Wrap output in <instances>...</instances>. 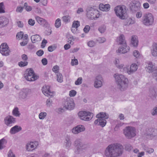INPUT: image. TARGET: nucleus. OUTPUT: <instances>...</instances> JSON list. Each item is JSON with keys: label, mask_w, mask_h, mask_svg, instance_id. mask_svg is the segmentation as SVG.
Returning a JSON list of instances; mask_svg holds the SVG:
<instances>
[{"label": "nucleus", "mask_w": 157, "mask_h": 157, "mask_svg": "<svg viewBox=\"0 0 157 157\" xmlns=\"http://www.w3.org/2000/svg\"><path fill=\"white\" fill-rule=\"evenodd\" d=\"M124 151L123 146L120 144L109 145L105 151V154L108 157H118L121 155Z\"/></svg>", "instance_id": "nucleus-1"}, {"label": "nucleus", "mask_w": 157, "mask_h": 157, "mask_svg": "<svg viewBox=\"0 0 157 157\" xmlns=\"http://www.w3.org/2000/svg\"><path fill=\"white\" fill-rule=\"evenodd\" d=\"M114 77L117 88L121 91L126 90L128 88L129 81L128 78L123 75L115 74Z\"/></svg>", "instance_id": "nucleus-2"}, {"label": "nucleus", "mask_w": 157, "mask_h": 157, "mask_svg": "<svg viewBox=\"0 0 157 157\" xmlns=\"http://www.w3.org/2000/svg\"><path fill=\"white\" fill-rule=\"evenodd\" d=\"M123 133L127 139H131L136 136V130L134 127L126 126L123 129Z\"/></svg>", "instance_id": "nucleus-3"}, {"label": "nucleus", "mask_w": 157, "mask_h": 157, "mask_svg": "<svg viewBox=\"0 0 157 157\" xmlns=\"http://www.w3.org/2000/svg\"><path fill=\"white\" fill-rule=\"evenodd\" d=\"M114 11L116 16L121 19H125L127 16V14L125 7L120 6H116Z\"/></svg>", "instance_id": "nucleus-4"}, {"label": "nucleus", "mask_w": 157, "mask_h": 157, "mask_svg": "<svg viewBox=\"0 0 157 157\" xmlns=\"http://www.w3.org/2000/svg\"><path fill=\"white\" fill-rule=\"evenodd\" d=\"M142 22L147 26L152 25L154 22V17L151 13H148L144 14L142 19Z\"/></svg>", "instance_id": "nucleus-5"}, {"label": "nucleus", "mask_w": 157, "mask_h": 157, "mask_svg": "<svg viewBox=\"0 0 157 157\" xmlns=\"http://www.w3.org/2000/svg\"><path fill=\"white\" fill-rule=\"evenodd\" d=\"M78 116L81 119L88 121L92 118L93 117V114L89 112L81 111L78 113Z\"/></svg>", "instance_id": "nucleus-6"}, {"label": "nucleus", "mask_w": 157, "mask_h": 157, "mask_svg": "<svg viewBox=\"0 0 157 157\" xmlns=\"http://www.w3.org/2000/svg\"><path fill=\"white\" fill-rule=\"evenodd\" d=\"M75 104L73 100L70 98H67L65 100L63 105V108L69 110L74 109Z\"/></svg>", "instance_id": "nucleus-7"}, {"label": "nucleus", "mask_w": 157, "mask_h": 157, "mask_svg": "<svg viewBox=\"0 0 157 157\" xmlns=\"http://www.w3.org/2000/svg\"><path fill=\"white\" fill-rule=\"evenodd\" d=\"M140 6V3L138 1H132L129 4L130 9L132 12H135L139 10Z\"/></svg>", "instance_id": "nucleus-8"}, {"label": "nucleus", "mask_w": 157, "mask_h": 157, "mask_svg": "<svg viewBox=\"0 0 157 157\" xmlns=\"http://www.w3.org/2000/svg\"><path fill=\"white\" fill-rule=\"evenodd\" d=\"M86 16L89 19H93L96 18L98 17L95 14V13L96 11L93 8L88 7L86 9Z\"/></svg>", "instance_id": "nucleus-9"}, {"label": "nucleus", "mask_w": 157, "mask_h": 157, "mask_svg": "<svg viewBox=\"0 0 157 157\" xmlns=\"http://www.w3.org/2000/svg\"><path fill=\"white\" fill-rule=\"evenodd\" d=\"M1 53L2 55L8 56L9 55V53L10 52L9 49V47L6 43H4L1 45Z\"/></svg>", "instance_id": "nucleus-10"}, {"label": "nucleus", "mask_w": 157, "mask_h": 157, "mask_svg": "<svg viewBox=\"0 0 157 157\" xmlns=\"http://www.w3.org/2000/svg\"><path fill=\"white\" fill-rule=\"evenodd\" d=\"M30 92V90L27 88L22 89L19 93V98L21 99H25Z\"/></svg>", "instance_id": "nucleus-11"}, {"label": "nucleus", "mask_w": 157, "mask_h": 157, "mask_svg": "<svg viewBox=\"0 0 157 157\" xmlns=\"http://www.w3.org/2000/svg\"><path fill=\"white\" fill-rule=\"evenodd\" d=\"M128 66H126L125 67L123 68L124 70L127 71L128 74L130 75L135 72L137 69V66L135 63L132 64L129 68H128Z\"/></svg>", "instance_id": "nucleus-12"}, {"label": "nucleus", "mask_w": 157, "mask_h": 157, "mask_svg": "<svg viewBox=\"0 0 157 157\" xmlns=\"http://www.w3.org/2000/svg\"><path fill=\"white\" fill-rule=\"evenodd\" d=\"M5 124L7 126H11L16 122V119L11 116H8L4 119Z\"/></svg>", "instance_id": "nucleus-13"}, {"label": "nucleus", "mask_w": 157, "mask_h": 157, "mask_svg": "<svg viewBox=\"0 0 157 157\" xmlns=\"http://www.w3.org/2000/svg\"><path fill=\"white\" fill-rule=\"evenodd\" d=\"M130 50L129 47L127 46V44H122L118 48V49L116 51L117 53H119L121 54H124L129 51Z\"/></svg>", "instance_id": "nucleus-14"}, {"label": "nucleus", "mask_w": 157, "mask_h": 157, "mask_svg": "<svg viewBox=\"0 0 157 157\" xmlns=\"http://www.w3.org/2000/svg\"><path fill=\"white\" fill-rule=\"evenodd\" d=\"M38 145L37 142H31L27 144L26 148L28 151H32L35 149Z\"/></svg>", "instance_id": "nucleus-15"}, {"label": "nucleus", "mask_w": 157, "mask_h": 157, "mask_svg": "<svg viewBox=\"0 0 157 157\" xmlns=\"http://www.w3.org/2000/svg\"><path fill=\"white\" fill-rule=\"evenodd\" d=\"M103 78L101 76H97L94 84V87L97 88L101 87L102 85Z\"/></svg>", "instance_id": "nucleus-16"}, {"label": "nucleus", "mask_w": 157, "mask_h": 157, "mask_svg": "<svg viewBox=\"0 0 157 157\" xmlns=\"http://www.w3.org/2000/svg\"><path fill=\"white\" fill-rule=\"evenodd\" d=\"M85 130V128L83 125H78L72 129V132L75 134H77Z\"/></svg>", "instance_id": "nucleus-17"}, {"label": "nucleus", "mask_w": 157, "mask_h": 157, "mask_svg": "<svg viewBox=\"0 0 157 157\" xmlns=\"http://www.w3.org/2000/svg\"><path fill=\"white\" fill-rule=\"evenodd\" d=\"M36 19L37 22L40 25L44 27H48L49 25L48 22L44 19L39 16H36Z\"/></svg>", "instance_id": "nucleus-18"}, {"label": "nucleus", "mask_w": 157, "mask_h": 157, "mask_svg": "<svg viewBox=\"0 0 157 157\" xmlns=\"http://www.w3.org/2000/svg\"><path fill=\"white\" fill-rule=\"evenodd\" d=\"M49 88L50 86H44L42 87V91L45 95L52 96L53 93L50 91Z\"/></svg>", "instance_id": "nucleus-19"}, {"label": "nucleus", "mask_w": 157, "mask_h": 157, "mask_svg": "<svg viewBox=\"0 0 157 157\" xmlns=\"http://www.w3.org/2000/svg\"><path fill=\"white\" fill-rule=\"evenodd\" d=\"M94 123L96 125H100L101 127H103L106 124V121L103 119L98 118L95 120Z\"/></svg>", "instance_id": "nucleus-20"}, {"label": "nucleus", "mask_w": 157, "mask_h": 157, "mask_svg": "<svg viewBox=\"0 0 157 157\" xmlns=\"http://www.w3.org/2000/svg\"><path fill=\"white\" fill-rule=\"evenodd\" d=\"M22 130L21 127L17 125H16L12 128L10 131V132L11 134H14Z\"/></svg>", "instance_id": "nucleus-21"}, {"label": "nucleus", "mask_w": 157, "mask_h": 157, "mask_svg": "<svg viewBox=\"0 0 157 157\" xmlns=\"http://www.w3.org/2000/svg\"><path fill=\"white\" fill-rule=\"evenodd\" d=\"M99 8L101 11H108L110 10V5L108 4L104 5L101 3L99 5Z\"/></svg>", "instance_id": "nucleus-22"}, {"label": "nucleus", "mask_w": 157, "mask_h": 157, "mask_svg": "<svg viewBox=\"0 0 157 157\" xmlns=\"http://www.w3.org/2000/svg\"><path fill=\"white\" fill-rule=\"evenodd\" d=\"M41 39V37L38 34L32 35L31 37V40L32 42L33 43L40 41Z\"/></svg>", "instance_id": "nucleus-23"}, {"label": "nucleus", "mask_w": 157, "mask_h": 157, "mask_svg": "<svg viewBox=\"0 0 157 157\" xmlns=\"http://www.w3.org/2000/svg\"><path fill=\"white\" fill-rule=\"evenodd\" d=\"M9 23L8 19L5 17H1V27H3L7 25Z\"/></svg>", "instance_id": "nucleus-24"}, {"label": "nucleus", "mask_w": 157, "mask_h": 157, "mask_svg": "<svg viewBox=\"0 0 157 157\" xmlns=\"http://www.w3.org/2000/svg\"><path fill=\"white\" fill-rule=\"evenodd\" d=\"M96 117L97 118H102L105 120L108 118L109 115L105 113L100 112L96 115Z\"/></svg>", "instance_id": "nucleus-25"}, {"label": "nucleus", "mask_w": 157, "mask_h": 157, "mask_svg": "<svg viewBox=\"0 0 157 157\" xmlns=\"http://www.w3.org/2000/svg\"><path fill=\"white\" fill-rule=\"evenodd\" d=\"M152 55L154 56H157V44L154 43L152 46L151 49Z\"/></svg>", "instance_id": "nucleus-26"}, {"label": "nucleus", "mask_w": 157, "mask_h": 157, "mask_svg": "<svg viewBox=\"0 0 157 157\" xmlns=\"http://www.w3.org/2000/svg\"><path fill=\"white\" fill-rule=\"evenodd\" d=\"M131 44L134 47H137L138 44V41L136 36L133 35L132 36Z\"/></svg>", "instance_id": "nucleus-27"}, {"label": "nucleus", "mask_w": 157, "mask_h": 157, "mask_svg": "<svg viewBox=\"0 0 157 157\" xmlns=\"http://www.w3.org/2000/svg\"><path fill=\"white\" fill-rule=\"evenodd\" d=\"M34 73L33 70L32 68L27 69L24 74V77L28 78V76L34 74Z\"/></svg>", "instance_id": "nucleus-28"}, {"label": "nucleus", "mask_w": 157, "mask_h": 157, "mask_svg": "<svg viewBox=\"0 0 157 157\" xmlns=\"http://www.w3.org/2000/svg\"><path fill=\"white\" fill-rule=\"evenodd\" d=\"M155 67L154 65L152 64L151 62L149 63L148 65V66L146 67V71L149 73L152 72V71Z\"/></svg>", "instance_id": "nucleus-29"}, {"label": "nucleus", "mask_w": 157, "mask_h": 157, "mask_svg": "<svg viewBox=\"0 0 157 157\" xmlns=\"http://www.w3.org/2000/svg\"><path fill=\"white\" fill-rule=\"evenodd\" d=\"M118 42L120 45L126 44V41L125 40V37L123 34H121L120 35L119 37Z\"/></svg>", "instance_id": "nucleus-30"}, {"label": "nucleus", "mask_w": 157, "mask_h": 157, "mask_svg": "<svg viewBox=\"0 0 157 157\" xmlns=\"http://www.w3.org/2000/svg\"><path fill=\"white\" fill-rule=\"evenodd\" d=\"M38 76L36 75H35V73L31 75L28 76V78H25V79L29 81H35L37 78Z\"/></svg>", "instance_id": "nucleus-31"}, {"label": "nucleus", "mask_w": 157, "mask_h": 157, "mask_svg": "<svg viewBox=\"0 0 157 157\" xmlns=\"http://www.w3.org/2000/svg\"><path fill=\"white\" fill-rule=\"evenodd\" d=\"M85 146L83 147H76V148L75 150V153L76 154H81L83 152V150L85 148Z\"/></svg>", "instance_id": "nucleus-32"}, {"label": "nucleus", "mask_w": 157, "mask_h": 157, "mask_svg": "<svg viewBox=\"0 0 157 157\" xmlns=\"http://www.w3.org/2000/svg\"><path fill=\"white\" fill-rule=\"evenodd\" d=\"M120 61L118 59H116L114 61V63L116 67L119 69H121L123 68L124 65L123 64H119Z\"/></svg>", "instance_id": "nucleus-33"}, {"label": "nucleus", "mask_w": 157, "mask_h": 157, "mask_svg": "<svg viewBox=\"0 0 157 157\" xmlns=\"http://www.w3.org/2000/svg\"><path fill=\"white\" fill-rule=\"evenodd\" d=\"M74 144L75 147H83L84 146H85V144H83L79 140H76L74 143Z\"/></svg>", "instance_id": "nucleus-34"}, {"label": "nucleus", "mask_w": 157, "mask_h": 157, "mask_svg": "<svg viewBox=\"0 0 157 157\" xmlns=\"http://www.w3.org/2000/svg\"><path fill=\"white\" fill-rule=\"evenodd\" d=\"M64 143L65 146L67 148V149H69L71 145V142L70 138L68 137L66 138Z\"/></svg>", "instance_id": "nucleus-35"}, {"label": "nucleus", "mask_w": 157, "mask_h": 157, "mask_svg": "<svg viewBox=\"0 0 157 157\" xmlns=\"http://www.w3.org/2000/svg\"><path fill=\"white\" fill-rule=\"evenodd\" d=\"M7 143V141L4 138L1 140V150L5 148Z\"/></svg>", "instance_id": "nucleus-36"}, {"label": "nucleus", "mask_w": 157, "mask_h": 157, "mask_svg": "<svg viewBox=\"0 0 157 157\" xmlns=\"http://www.w3.org/2000/svg\"><path fill=\"white\" fill-rule=\"evenodd\" d=\"M12 113L13 115L16 117H19L21 114L20 113H19L18 109L17 107L13 109Z\"/></svg>", "instance_id": "nucleus-37"}, {"label": "nucleus", "mask_w": 157, "mask_h": 157, "mask_svg": "<svg viewBox=\"0 0 157 157\" xmlns=\"http://www.w3.org/2000/svg\"><path fill=\"white\" fill-rule=\"evenodd\" d=\"M28 63V62L24 61H21L19 62L18 65L20 67H23L27 66Z\"/></svg>", "instance_id": "nucleus-38"}, {"label": "nucleus", "mask_w": 157, "mask_h": 157, "mask_svg": "<svg viewBox=\"0 0 157 157\" xmlns=\"http://www.w3.org/2000/svg\"><path fill=\"white\" fill-rule=\"evenodd\" d=\"M135 21L134 20H132L131 18H129L127 20V23L125 25L127 26L134 24Z\"/></svg>", "instance_id": "nucleus-39"}, {"label": "nucleus", "mask_w": 157, "mask_h": 157, "mask_svg": "<svg viewBox=\"0 0 157 157\" xmlns=\"http://www.w3.org/2000/svg\"><path fill=\"white\" fill-rule=\"evenodd\" d=\"M57 81L59 82H63V77L62 75L60 73H57Z\"/></svg>", "instance_id": "nucleus-40"}, {"label": "nucleus", "mask_w": 157, "mask_h": 157, "mask_svg": "<svg viewBox=\"0 0 157 157\" xmlns=\"http://www.w3.org/2000/svg\"><path fill=\"white\" fill-rule=\"evenodd\" d=\"M71 17L69 15H66L62 17L63 21L65 22H67L70 21Z\"/></svg>", "instance_id": "nucleus-41"}, {"label": "nucleus", "mask_w": 157, "mask_h": 157, "mask_svg": "<svg viewBox=\"0 0 157 157\" xmlns=\"http://www.w3.org/2000/svg\"><path fill=\"white\" fill-rule=\"evenodd\" d=\"M55 26L57 28H59L61 25V20L59 18L56 20L55 23Z\"/></svg>", "instance_id": "nucleus-42"}, {"label": "nucleus", "mask_w": 157, "mask_h": 157, "mask_svg": "<svg viewBox=\"0 0 157 157\" xmlns=\"http://www.w3.org/2000/svg\"><path fill=\"white\" fill-rule=\"evenodd\" d=\"M46 115L47 113L46 112H41L39 114V118L40 119H43L45 118Z\"/></svg>", "instance_id": "nucleus-43"}, {"label": "nucleus", "mask_w": 157, "mask_h": 157, "mask_svg": "<svg viewBox=\"0 0 157 157\" xmlns=\"http://www.w3.org/2000/svg\"><path fill=\"white\" fill-rule=\"evenodd\" d=\"M151 114L152 116H155L157 115V106L154 107L151 112Z\"/></svg>", "instance_id": "nucleus-44"}, {"label": "nucleus", "mask_w": 157, "mask_h": 157, "mask_svg": "<svg viewBox=\"0 0 157 157\" xmlns=\"http://www.w3.org/2000/svg\"><path fill=\"white\" fill-rule=\"evenodd\" d=\"M80 25L79 22L78 21H74L72 24V27L77 28Z\"/></svg>", "instance_id": "nucleus-45"}, {"label": "nucleus", "mask_w": 157, "mask_h": 157, "mask_svg": "<svg viewBox=\"0 0 157 157\" xmlns=\"http://www.w3.org/2000/svg\"><path fill=\"white\" fill-rule=\"evenodd\" d=\"M97 40L99 43H103L106 40L105 38L104 37H99L98 38Z\"/></svg>", "instance_id": "nucleus-46"}, {"label": "nucleus", "mask_w": 157, "mask_h": 157, "mask_svg": "<svg viewBox=\"0 0 157 157\" xmlns=\"http://www.w3.org/2000/svg\"><path fill=\"white\" fill-rule=\"evenodd\" d=\"M105 29L106 27L104 25L101 26L98 28V30L101 33H104L105 31Z\"/></svg>", "instance_id": "nucleus-47"}, {"label": "nucleus", "mask_w": 157, "mask_h": 157, "mask_svg": "<svg viewBox=\"0 0 157 157\" xmlns=\"http://www.w3.org/2000/svg\"><path fill=\"white\" fill-rule=\"evenodd\" d=\"M24 33L23 32H20L17 33L16 35V36L19 39H22L23 37Z\"/></svg>", "instance_id": "nucleus-48"}, {"label": "nucleus", "mask_w": 157, "mask_h": 157, "mask_svg": "<svg viewBox=\"0 0 157 157\" xmlns=\"http://www.w3.org/2000/svg\"><path fill=\"white\" fill-rule=\"evenodd\" d=\"M82 82V77L78 78L75 82V84L76 85L81 84Z\"/></svg>", "instance_id": "nucleus-49"}, {"label": "nucleus", "mask_w": 157, "mask_h": 157, "mask_svg": "<svg viewBox=\"0 0 157 157\" xmlns=\"http://www.w3.org/2000/svg\"><path fill=\"white\" fill-rule=\"evenodd\" d=\"M152 76L153 77H157V67H155L152 71Z\"/></svg>", "instance_id": "nucleus-50"}, {"label": "nucleus", "mask_w": 157, "mask_h": 157, "mask_svg": "<svg viewBox=\"0 0 157 157\" xmlns=\"http://www.w3.org/2000/svg\"><path fill=\"white\" fill-rule=\"evenodd\" d=\"M5 7L4 5L3 2L1 3V13H5Z\"/></svg>", "instance_id": "nucleus-51"}, {"label": "nucleus", "mask_w": 157, "mask_h": 157, "mask_svg": "<svg viewBox=\"0 0 157 157\" xmlns=\"http://www.w3.org/2000/svg\"><path fill=\"white\" fill-rule=\"evenodd\" d=\"M76 94V92L74 90L70 91L69 92V95L70 97H74Z\"/></svg>", "instance_id": "nucleus-52"}, {"label": "nucleus", "mask_w": 157, "mask_h": 157, "mask_svg": "<svg viewBox=\"0 0 157 157\" xmlns=\"http://www.w3.org/2000/svg\"><path fill=\"white\" fill-rule=\"evenodd\" d=\"M36 55L39 56H41L44 53V52L42 50L40 49L36 52Z\"/></svg>", "instance_id": "nucleus-53"}, {"label": "nucleus", "mask_w": 157, "mask_h": 157, "mask_svg": "<svg viewBox=\"0 0 157 157\" xmlns=\"http://www.w3.org/2000/svg\"><path fill=\"white\" fill-rule=\"evenodd\" d=\"M90 29V26L88 25H86L83 29V31L85 33H87L89 32Z\"/></svg>", "instance_id": "nucleus-54"}, {"label": "nucleus", "mask_w": 157, "mask_h": 157, "mask_svg": "<svg viewBox=\"0 0 157 157\" xmlns=\"http://www.w3.org/2000/svg\"><path fill=\"white\" fill-rule=\"evenodd\" d=\"M133 55L136 58H138L140 56L139 52L137 50H135L133 52Z\"/></svg>", "instance_id": "nucleus-55"}, {"label": "nucleus", "mask_w": 157, "mask_h": 157, "mask_svg": "<svg viewBox=\"0 0 157 157\" xmlns=\"http://www.w3.org/2000/svg\"><path fill=\"white\" fill-rule=\"evenodd\" d=\"M72 66L77 65L78 64V61L77 59H72L71 63Z\"/></svg>", "instance_id": "nucleus-56"}, {"label": "nucleus", "mask_w": 157, "mask_h": 157, "mask_svg": "<svg viewBox=\"0 0 157 157\" xmlns=\"http://www.w3.org/2000/svg\"><path fill=\"white\" fill-rule=\"evenodd\" d=\"M87 44L90 47H93L95 45V43L93 41H90L88 42Z\"/></svg>", "instance_id": "nucleus-57"}, {"label": "nucleus", "mask_w": 157, "mask_h": 157, "mask_svg": "<svg viewBox=\"0 0 157 157\" xmlns=\"http://www.w3.org/2000/svg\"><path fill=\"white\" fill-rule=\"evenodd\" d=\"M65 109L60 108L57 109V112L59 114H61L65 111Z\"/></svg>", "instance_id": "nucleus-58"}, {"label": "nucleus", "mask_w": 157, "mask_h": 157, "mask_svg": "<svg viewBox=\"0 0 157 157\" xmlns=\"http://www.w3.org/2000/svg\"><path fill=\"white\" fill-rule=\"evenodd\" d=\"M47 43V41L45 39H43L41 43V47L42 48H44L46 44Z\"/></svg>", "instance_id": "nucleus-59"}, {"label": "nucleus", "mask_w": 157, "mask_h": 157, "mask_svg": "<svg viewBox=\"0 0 157 157\" xmlns=\"http://www.w3.org/2000/svg\"><path fill=\"white\" fill-rule=\"evenodd\" d=\"M132 147L130 144H127L125 145V149L126 150L128 151H130L132 149Z\"/></svg>", "instance_id": "nucleus-60"}, {"label": "nucleus", "mask_w": 157, "mask_h": 157, "mask_svg": "<svg viewBox=\"0 0 157 157\" xmlns=\"http://www.w3.org/2000/svg\"><path fill=\"white\" fill-rule=\"evenodd\" d=\"M52 100H51L50 98H49L47 99L46 101V105L50 107L52 103Z\"/></svg>", "instance_id": "nucleus-61"}, {"label": "nucleus", "mask_w": 157, "mask_h": 157, "mask_svg": "<svg viewBox=\"0 0 157 157\" xmlns=\"http://www.w3.org/2000/svg\"><path fill=\"white\" fill-rule=\"evenodd\" d=\"M8 157H16L15 155L13 153L11 150H9L8 153Z\"/></svg>", "instance_id": "nucleus-62"}, {"label": "nucleus", "mask_w": 157, "mask_h": 157, "mask_svg": "<svg viewBox=\"0 0 157 157\" xmlns=\"http://www.w3.org/2000/svg\"><path fill=\"white\" fill-rule=\"evenodd\" d=\"M59 70V67L57 65L54 66L52 68V71L55 73L58 72Z\"/></svg>", "instance_id": "nucleus-63"}, {"label": "nucleus", "mask_w": 157, "mask_h": 157, "mask_svg": "<svg viewBox=\"0 0 157 157\" xmlns=\"http://www.w3.org/2000/svg\"><path fill=\"white\" fill-rule=\"evenodd\" d=\"M17 24L19 27L22 28L23 26V24L21 21H18L17 22Z\"/></svg>", "instance_id": "nucleus-64"}]
</instances>
